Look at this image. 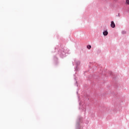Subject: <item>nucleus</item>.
Listing matches in <instances>:
<instances>
[{
    "label": "nucleus",
    "mask_w": 129,
    "mask_h": 129,
    "mask_svg": "<svg viewBox=\"0 0 129 129\" xmlns=\"http://www.w3.org/2000/svg\"><path fill=\"white\" fill-rule=\"evenodd\" d=\"M110 26L111 28H115V24H114V22L113 21L111 22Z\"/></svg>",
    "instance_id": "nucleus-1"
},
{
    "label": "nucleus",
    "mask_w": 129,
    "mask_h": 129,
    "mask_svg": "<svg viewBox=\"0 0 129 129\" xmlns=\"http://www.w3.org/2000/svg\"><path fill=\"white\" fill-rule=\"evenodd\" d=\"M103 34L104 35V36H107V35H108V32L106 30L103 32Z\"/></svg>",
    "instance_id": "nucleus-2"
},
{
    "label": "nucleus",
    "mask_w": 129,
    "mask_h": 129,
    "mask_svg": "<svg viewBox=\"0 0 129 129\" xmlns=\"http://www.w3.org/2000/svg\"><path fill=\"white\" fill-rule=\"evenodd\" d=\"M87 48L89 49V50H90V49H91V45H87Z\"/></svg>",
    "instance_id": "nucleus-3"
},
{
    "label": "nucleus",
    "mask_w": 129,
    "mask_h": 129,
    "mask_svg": "<svg viewBox=\"0 0 129 129\" xmlns=\"http://www.w3.org/2000/svg\"><path fill=\"white\" fill-rule=\"evenodd\" d=\"M126 3L127 5H129V0H126Z\"/></svg>",
    "instance_id": "nucleus-4"
}]
</instances>
